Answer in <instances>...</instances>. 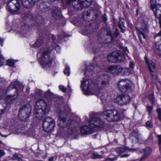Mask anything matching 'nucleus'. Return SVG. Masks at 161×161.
Masks as SVG:
<instances>
[{"mask_svg":"<svg viewBox=\"0 0 161 161\" xmlns=\"http://www.w3.org/2000/svg\"><path fill=\"white\" fill-rule=\"evenodd\" d=\"M31 107L29 104L24 105L21 108L18 114L19 118L21 120H26L30 117L31 113Z\"/></svg>","mask_w":161,"mask_h":161,"instance_id":"nucleus-6","label":"nucleus"},{"mask_svg":"<svg viewBox=\"0 0 161 161\" xmlns=\"http://www.w3.org/2000/svg\"><path fill=\"white\" fill-rule=\"evenodd\" d=\"M55 49L58 53H59L60 51V47L59 46L57 45L55 47Z\"/></svg>","mask_w":161,"mask_h":161,"instance_id":"nucleus-50","label":"nucleus"},{"mask_svg":"<svg viewBox=\"0 0 161 161\" xmlns=\"http://www.w3.org/2000/svg\"><path fill=\"white\" fill-rule=\"evenodd\" d=\"M121 29V31L122 33H124L125 31V29L122 28V27H119Z\"/></svg>","mask_w":161,"mask_h":161,"instance_id":"nucleus-56","label":"nucleus"},{"mask_svg":"<svg viewBox=\"0 0 161 161\" xmlns=\"http://www.w3.org/2000/svg\"><path fill=\"white\" fill-rule=\"evenodd\" d=\"M135 64L133 62L131 61L130 62L129 66L131 69H133L134 67Z\"/></svg>","mask_w":161,"mask_h":161,"instance_id":"nucleus-48","label":"nucleus"},{"mask_svg":"<svg viewBox=\"0 0 161 161\" xmlns=\"http://www.w3.org/2000/svg\"><path fill=\"white\" fill-rule=\"evenodd\" d=\"M52 13V16L54 19H58L61 17L60 8H54Z\"/></svg>","mask_w":161,"mask_h":161,"instance_id":"nucleus-19","label":"nucleus"},{"mask_svg":"<svg viewBox=\"0 0 161 161\" xmlns=\"http://www.w3.org/2000/svg\"><path fill=\"white\" fill-rule=\"evenodd\" d=\"M118 151H127L128 150H131V149H130L128 147L122 146L121 147H118Z\"/></svg>","mask_w":161,"mask_h":161,"instance_id":"nucleus-33","label":"nucleus"},{"mask_svg":"<svg viewBox=\"0 0 161 161\" xmlns=\"http://www.w3.org/2000/svg\"><path fill=\"white\" fill-rule=\"evenodd\" d=\"M48 111L46 103L43 99H39L36 103L34 109L35 116L39 119L44 116Z\"/></svg>","mask_w":161,"mask_h":161,"instance_id":"nucleus-2","label":"nucleus"},{"mask_svg":"<svg viewBox=\"0 0 161 161\" xmlns=\"http://www.w3.org/2000/svg\"><path fill=\"white\" fill-rule=\"evenodd\" d=\"M4 62V59L0 53V66H2Z\"/></svg>","mask_w":161,"mask_h":161,"instance_id":"nucleus-37","label":"nucleus"},{"mask_svg":"<svg viewBox=\"0 0 161 161\" xmlns=\"http://www.w3.org/2000/svg\"><path fill=\"white\" fill-rule=\"evenodd\" d=\"M129 137L132 142L136 143L138 141V133L136 131L132 132L130 135Z\"/></svg>","mask_w":161,"mask_h":161,"instance_id":"nucleus-20","label":"nucleus"},{"mask_svg":"<svg viewBox=\"0 0 161 161\" xmlns=\"http://www.w3.org/2000/svg\"><path fill=\"white\" fill-rule=\"evenodd\" d=\"M146 126L147 127H148L150 128H151L153 127V124L150 122L148 121L146 122Z\"/></svg>","mask_w":161,"mask_h":161,"instance_id":"nucleus-44","label":"nucleus"},{"mask_svg":"<svg viewBox=\"0 0 161 161\" xmlns=\"http://www.w3.org/2000/svg\"><path fill=\"white\" fill-rule=\"evenodd\" d=\"M107 35L109 36L111 39V41H112L113 40V38L111 32L109 31H107Z\"/></svg>","mask_w":161,"mask_h":161,"instance_id":"nucleus-45","label":"nucleus"},{"mask_svg":"<svg viewBox=\"0 0 161 161\" xmlns=\"http://www.w3.org/2000/svg\"><path fill=\"white\" fill-rule=\"evenodd\" d=\"M58 37L60 40H61L62 39L60 35H58Z\"/></svg>","mask_w":161,"mask_h":161,"instance_id":"nucleus-59","label":"nucleus"},{"mask_svg":"<svg viewBox=\"0 0 161 161\" xmlns=\"http://www.w3.org/2000/svg\"><path fill=\"white\" fill-rule=\"evenodd\" d=\"M69 36L67 35H64V37H68Z\"/></svg>","mask_w":161,"mask_h":161,"instance_id":"nucleus-62","label":"nucleus"},{"mask_svg":"<svg viewBox=\"0 0 161 161\" xmlns=\"http://www.w3.org/2000/svg\"><path fill=\"white\" fill-rule=\"evenodd\" d=\"M18 95L17 94H15L13 96L8 95L6 97V102L8 103H12L16 99Z\"/></svg>","mask_w":161,"mask_h":161,"instance_id":"nucleus-24","label":"nucleus"},{"mask_svg":"<svg viewBox=\"0 0 161 161\" xmlns=\"http://www.w3.org/2000/svg\"><path fill=\"white\" fill-rule=\"evenodd\" d=\"M118 86L119 90L122 92H131L134 88V85L132 82L127 79H121L118 82Z\"/></svg>","mask_w":161,"mask_h":161,"instance_id":"nucleus-5","label":"nucleus"},{"mask_svg":"<svg viewBox=\"0 0 161 161\" xmlns=\"http://www.w3.org/2000/svg\"><path fill=\"white\" fill-rule=\"evenodd\" d=\"M156 48L159 50H161V43L160 42H156L155 44Z\"/></svg>","mask_w":161,"mask_h":161,"instance_id":"nucleus-42","label":"nucleus"},{"mask_svg":"<svg viewBox=\"0 0 161 161\" xmlns=\"http://www.w3.org/2000/svg\"><path fill=\"white\" fill-rule=\"evenodd\" d=\"M114 101L120 105H126L130 103V97L128 95L124 94L117 96Z\"/></svg>","mask_w":161,"mask_h":161,"instance_id":"nucleus-11","label":"nucleus"},{"mask_svg":"<svg viewBox=\"0 0 161 161\" xmlns=\"http://www.w3.org/2000/svg\"><path fill=\"white\" fill-rule=\"evenodd\" d=\"M151 9L153 11L155 16L159 19L160 26L161 28V5L159 4L154 5Z\"/></svg>","mask_w":161,"mask_h":161,"instance_id":"nucleus-13","label":"nucleus"},{"mask_svg":"<svg viewBox=\"0 0 161 161\" xmlns=\"http://www.w3.org/2000/svg\"><path fill=\"white\" fill-rule=\"evenodd\" d=\"M86 2V0L85 1L82 2L77 5H76L75 8L78 10H81L84 7H86L87 6V5H85V3Z\"/></svg>","mask_w":161,"mask_h":161,"instance_id":"nucleus-28","label":"nucleus"},{"mask_svg":"<svg viewBox=\"0 0 161 161\" xmlns=\"http://www.w3.org/2000/svg\"><path fill=\"white\" fill-rule=\"evenodd\" d=\"M55 125L54 120L51 117L46 118L42 123V127L44 130L49 132L53 129Z\"/></svg>","mask_w":161,"mask_h":161,"instance_id":"nucleus-10","label":"nucleus"},{"mask_svg":"<svg viewBox=\"0 0 161 161\" xmlns=\"http://www.w3.org/2000/svg\"><path fill=\"white\" fill-rule=\"evenodd\" d=\"M59 119L58 121V124L60 127H66L67 125L66 120L65 118L62 117V115L65 114V113L61 111L59 112Z\"/></svg>","mask_w":161,"mask_h":161,"instance_id":"nucleus-15","label":"nucleus"},{"mask_svg":"<svg viewBox=\"0 0 161 161\" xmlns=\"http://www.w3.org/2000/svg\"><path fill=\"white\" fill-rule=\"evenodd\" d=\"M94 69L93 65H91V66H88L85 70V74L86 75H91L92 74V70Z\"/></svg>","mask_w":161,"mask_h":161,"instance_id":"nucleus-26","label":"nucleus"},{"mask_svg":"<svg viewBox=\"0 0 161 161\" xmlns=\"http://www.w3.org/2000/svg\"><path fill=\"white\" fill-rule=\"evenodd\" d=\"M156 112L158 114V119L161 121V108H158L157 109Z\"/></svg>","mask_w":161,"mask_h":161,"instance_id":"nucleus-35","label":"nucleus"},{"mask_svg":"<svg viewBox=\"0 0 161 161\" xmlns=\"http://www.w3.org/2000/svg\"><path fill=\"white\" fill-rule=\"evenodd\" d=\"M102 116L109 122L118 121L120 118V114L116 109H111L104 111L102 113Z\"/></svg>","mask_w":161,"mask_h":161,"instance_id":"nucleus-4","label":"nucleus"},{"mask_svg":"<svg viewBox=\"0 0 161 161\" xmlns=\"http://www.w3.org/2000/svg\"><path fill=\"white\" fill-rule=\"evenodd\" d=\"M148 99L150 103L152 104H153L154 103L155 100L153 94H151L149 96Z\"/></svg>","mask_w":161,"mask_h":161,"instance_id":"nucleus-32","label":"nucleus"},{"mask_svg":"<svg viewBox=\"0 0 161 161\" xmlns=\"http://www.w3.org/2000/svg\"><path fill=\"white\" fill-rule=\"evenodd\" d=\"M144 150V151H150L151 150V148L149 147H147Z\"/></svg>","mask_w":161,"mask_h":161,"instance_id":"nucleus-55","label":"nucleus"},{"mask_svg":"<svg viewBox=\"0 0 161 161\" xmlns=\"http://www.w3.org/2000/svg\"><path fill=\"white\" fill-rule=\"evenodd\" d=\"M7 65L9 66H13L14 65V61L13 60L9 59L7 61Z\"/></svg>","mask_w":161,"mask_h":161,"instance_id":"nucleus-36","label":"nucleus"},{"mask_svg":"<svg viewBox=\"0 0 161 161\" xmlns=\"http://www.w3.org/2000/svg\"><path fill=\"white\" fill-rule=\"evenodd\" d=\"M3 161H8L7 159V158H4L3 160Z\"/></svg>","mask_w":161,"mask_h":161,"instance_id":"nucleus-60","label":"nucleus"},{"mask_svg":"<svg viewBox=\"0 0 161 161\" xmlns=\"http://www.w3.org/2000/svg\"><path fill=\"white\" fill-rule=\"evenodd\" d=\"M17 84L19 85V86H20V91H22L24 88V86L21 85L19 84V83L17 81H16L15 82L12 83L8 88L9 89L10 88L14 89L16 88L17 87L16 85Z\"/></svg>","mask_w":161,"mask_h":161,"instance_id":"nucleus-27","label":"nucleus"},{"mask_svg":"<svg viewBox=\"0 0 161 161\" xmlns=\"http://www.w3.org/2000/svg\"><path fill=\"white\" fill-rule=\"evenodd\" d=\"M126 54L124 51H115L108 56V60L110 62L120 63L125 59Z\"/></svg>","mask_w":161,"mask_h":161,"instance_id":"nucleus-3","label":"nucleus"},{"mask_svg":"<svg viewBox=\"0 0 161 161\" xmlns=\"http://www.w3.org/2000/svg\"><path fill=\"white\" fill-rule=\"evenodd\" d=\"M82 2L79 0H66V3L68 4L72 3V5L75 8L77 5Z\"/></svg>","mask_w":161,"mask_h":161,"instance_id":"nucleus-25","label":"nucleus"},{"mask_svg":"<svg viewBox=\"0 0 161 161\" xmlns=\"http://www.w3.org/2000/svg\"><path fill=\"white\" fill-rule=\"evenodd\" d=\"M64 73L67 76H69L70 74L69 68L68 67H66L64 70Z\"/></svg>","mask_w":161,"mask_h":161,"instance_id":"nucleus-39","label":"nucleus"},{"mask_svg":"<svg viewBox=\"0 0 161 161\" xmlns=\"http://www.w3.org/2000/svg\"><path fill=\"white\" fill-rule=\"evenodd\" d=\"M81 87L84 93L86 95L100 93L102 88L107 86L109 82V78L108 75H100L97 79V82L93 84L92 80H82Z\"/></svg>","mask_w":161,"mask_h":161,"instance_id":"nucleus-1","label":"nucleus"},{"mask_svg":"<svg viewBox=\"0 0 161 161\" xmlns=\"http://www.w3.org/2000/svg\"><path fill=\"white\" fill-rule=\"evenodd\" d=\"M142 153L143 152H140ZM144 153L143 155L140 158V161H143L145 160L149 156L151 152H144Z\"/></svg>","mask_w":161,"mask_h":161,"instance_id":"nucleus-30","label":"nucleus"},{"mask_svg":"<svg viewBox=\"0 0 161 161\" xmlns=\"http://www.w3.org/2000/svg\"><path fill=\"white\" fill-rule=\"evenodd\" d=\"M20 8V5L18 0H11L7 3L6 10L12 14H16Z\"/></svg>","mask_w":161,"mask_h":161,"instance_id":"nucleus-9","label":"nucleus"},{"mask_svg":"<svg viewBox=\"0 0 161 161\" xmlns=\"http://www.w3.org/2000/svg\"><path fill=\"white\" fill-rule=\"evenodd\" d=\"M119 32L118 30L116 29L115 32L114 33V35L115 36V38H116L119 35Z\"/></svg>","mask_w":161,"mask_h":161,"instance_id":"nucleus-47","label":"nucleus"},{"mask_svg":"<svg viewBox=\"0 0 161 161\" xmlns=\"http://www.w3.org/2000/svg\"><path fill=\"white\" fill-rule=\"evenodd\" d=\"M81 134L84 135H88L92 133L93 130L92 127L89 128L86 125L82 126L80 129Z\"/></svg>","mask_w":161,"mask_h":161,"instance_id":"nucleus-18","label":"nucleus"},{"mask_svg":"<svg viewBox=\"0 0 161 161\" xmlns=\"http://www.w3.org/2000/svg\"><path fill=\"white\" fill-rule=\"evenodd\" d=\"M59 88L60 90L62 92L65 93L67 91V89L63 85H60L59 86Z\"/></svg>","mask_w":161,"mask_h":161,"instance_id":"nucleus-41","label":"nucleus"},{"mask_svg":"<svg viewBox=\"0 0 161 161\" xmlns=\"http://www.w3.org/2000/svg\"><path fill=\"white\" fill-rule=\"evenodd\" d=\"M122 71V68L119 65L111 66L108 69V72L114 75L119 74Z\"/></svg>","mask_w":161,"mask_h":161,"instance_id":"nucleus-14","label":"nucleus"},{"mask_svg":"<svg viewBox=\"0 0 161 161\" xmlns=\"http://www.w3.org/2000/svg\"><path fill=\"white\" fill-rule=\"evenodd\" d=\"M108 160L109 161H113V160L112 158H107L106 159L105 161H107Z\"/></svg>","mask_w":161,"mask_h":161,"instance_id":"nucleus-57","label":"nucleus"},{"mask_svg":"<svg viewBox=\"0 0 161 161\" xmlns=\"http://www.w3.org/2000/svg\"><path fill=\"white\" fill-rule=\"evenodd\" d=\"M93 114L90 115L91 119L89 122V126L92 128H101L103 127L104 122L99 117L94 116Z\"/></svg>","mask_w":161,"mask_h":161,"instance_id":"nucleus-8","label":"nucleus"},{"mask_svg":"<svg viewBox=\"0 0 161 161\" xmlns=\"http://www.w3.org/2000/svg\"><path fill=\"white\" fill-rule=\"evenodd\" d=\"M7 104L6 103H3L0 102V115L3 113L7 107Z\"/></svg>","mask_w":161,"mask_h":161,"instance_id":"nucleus-29","label":"nucleus"},{"mask_svg":"<svg viewBox=\"0 0 161 161\" xmlns=\"http://www.w3.org/2000/svg\"><path fill=\"white\" fill-rule=\"evenodd\" d=\"M158 141V144L160 146H161V135H158L157 136Z\"/></svg>","mask_w":161,"mask_h":161,"instance_id":"nucleus-49","label":"nucleus"},{"mask_svg":"<svg viewBox=\"0 0 161 161\" xmlns=\"http://www.w3.org/2000/svg\"><path fill=\"white\" fill-rule=\"evenodd\" d=\"M103 19L104 22H105L107 20V16L105 14L104 15L103 17Z\"/></svg>","mask_w":161,"mask_h":161,"instance_id":"nucleus-52","label":"nucleus"},{"mask_svg":"<svg viewBox=\"0 0 161 161\" xmlns=\"http://www.w3.org/2000/svg\"><path fill=\"white\" fill-rule=\"evenodd\" d=\"M96 31L95 28H93V26L92 25H90L87 28V29L84 30L83 32H84L83 34L85 35H88L89 34H90Z\"/></svg>","mask_w":161,"mask_h":161,"instance_id":"nucleus-21","label":"nucleus"},{"mask_svg":"<svg viewBox=\"0 0 161 161\" xmlns=\"http://www.w3.org/2000/svg\"><path fill=\"white\" fill-rule=\"evenodd\" d=\"M5 154V152H0V157H2Z\"/></svg>","mask_w":161,"mask_h":161,"instance_id":"nucleus-54","label":"nucleus"},{"mask_svg":"<svg viewBox=\"0 0 161 161\" xmlns=\"http://www.w3.org/2000/svg\"><path fill=\"white\" fill-rule=\"evenodd\" d=\"M124 72V74L126 75H128L130 73V70L127 68H122V71Z\"/></svg>","mask_w":161,"mask_h":161,"instance_id":"nucleus-34","label":"nucleus"},{"mask_svg":"<svg viewBox=\"0 0 161 161\" xmlns=\"http://www.w3.org/2000/svg\"><path fill=\"white\" fill-rule=\"evenodd\" d=\"M121 152V151H120V152H117V153H122V152Z\"/></svg>","mask_w":161,"mask_h":161,"instance_id":"nucleus-64","label":"nucleus"},{"mask_svg":"<svg viewBox=\"0 0 161 161\" xmlns=\"http://www.w3.org/2000/svg\"><path fill=\"white\" fill-rule=\"evenodd\" d=\"M6 158L8 161L10 160L12 161L17 160L18 161H22V158L20 157H19L18 154L16 153L13 154V157L8 156Z\"/></svg>","mask_w":161,"mask_h":161,"instance_id":"nucleus-23","label":"nucleus"},{"mask_svg":"<svg viewBox=\"0 0 161 161\" xmlns=\"http://www.w3.org/2000/svg\"><path fill=\"white\" fill-rule=\"evenodd\" d=\"M146 107L147 111L149 113V114H150L152 112L153 109V106L147 105Z\"/></svg>","mask_w":161,"mask_h":161,"instance_id":"nucleus-38","label":"nucleus"},{"mask_svg":"<svg viewBox=\"0 0 161 161\" xmlns=\"http://www.w3.org/2000/svg\"><path fill=\"white\" fill-rule=\"evenodd\" d=\"M39 95H41L42 94V91L40 90H39Z\"/></svg>","mask_w":161,"mask_h":161,"instance_id":"nucleus-63","label":"nucleus"},{"mask_svg":"<svg viewBox=\"0 0 161 161\" xmlns=\"http://www.w3.org/2000/svg\"><path fill=\"white\" fill-rule=\"evenodd\" d=\"M49 52L48 49H44L41 57L40 64L43 68L49 67L52 63V60L50 58Z\"/></svg>","mask_w":161,"mask_h":161,"instance_id":"nucleus-7","label":"nucleus"},{"mask_svg":"<svg viewBox=\"0 0 161 161\" xmlns=\"http://www.w3.org/2000/svg\"><path fill=\"white\" fill-rule=\"evenodd\" d=\"M3 40L1 38H0V45H1L2 46L3 45Z\"/></svg>","mask_w":161,"mask_h":161,"instance_id":"nucleus-58","label":"nucleus"},{"mask_svg":"<svg viewBox=\"0 0 161 161\" xmlns=\"http://www.w3.org/2000/svg\"><path fill=\"white\" fill-rule=\"evenodd\" d=\"M38 18H39L40 19V20H41L42 19V18L41 16H38Z\"/></svg>","mask_w":161,"mask_h":161,"instance_id":"nucleus-61","label":"nucleus"},{"mask_svg":"<svg viewBox=\"0 0 161 161\" xmlns=\"http://www.w3.org/2000/svg\"><path fill=\"white\" fill-rule=\"evenodd\" d=\"M144 59L146 66L152 76V78L154 79H156L157 76L154 72L156 69L155 64L151 60H148L146 56L145 57Z\"/></svg>","mask_w":161,"mask_h":161,"instance_id":"nucleus-12","label":"nucleus"},{"mask_svg":"<svg viewBox=\"0 0 161 161\" xmlns=\"http://www.w3.org/2000/svg\"><path fill=\"white\" fill-rule=\"evenodd\" d=\"M54 158L53 157L51 156L48 159V161H53Z\"/></svg>","mask_w":161,"mask_h":161,"instance_id":"nucleus-53","label":"nucleus"},{"mask_svg":"<svg viewBox=\"0 0 161 161\" xmlns=\"http://www.w3.org/2000/svg\"><path fill=\"white\" fill-rule=\"evenodd\" d=\"M130 156V154L128 153L124 154L121 155V157L122 158L127 157Z\"/></svg>","mask_w":161,"mask_h":161,"instance_id":"nucleus-51","label":"nucleus"},{"mask_svg":"<svg viewBox=\"0 0 161 161\" xmlns=\"http://www.w3.org/2000/svg\"><path fill=\"white\" fill-rule=\"evenodd\" d=\"M22 5L26 8L33 7L40 0H21Z\"/></svg>","mask_w":161,"mask_h":161,"instance_id":"nucleus-17","label":"nucleus"},{"mask_svg":"<svg viewBox=\"0 0 161 161\" xmlns=\"http://www.w3.org/2000/svg\"><path fill=\"white\" fill-rule=\"evenodd\" d=\"M42 43L43 41H42V39H39L33 45L34 47H38L40 46V45L42 44Z\"/></svg>","mask_w":161,"mask_h":161,"instance_id":"nucleus-31","label":"nucleus"},{"mask_svg":"<svg viewBox=\"0 0 161 161\" xmlns=\"http://www.w3.org/2000/svg\"><path fill=\"white\" fill-rule=\"evenodd\" d=\"M38 8L40 11L42 12H46L49 9V7L46 3H41Z\"/></svg>","mask_w":161,"mask_h":161,"instance_id":"nucleus-22","label":"nucleus"},{"mask_svg":"<svg viewBox=\"0 0 161 161\" xmlns=\"http://www.w3.org/2000/svg\"><path fill=\"white\" fill-rule=\"evenodd\" d=\"M91 157L92 158L95 159L97 158H100L101 157V156L99 155L93 153L92 154V156Z\"/></svg>","mask_w":161,"mask_h":161,"instance_id":"nucleus-40","label":"nucleus"},{"mask_svg":"<svg viewBox=\"0 0 161 161\" xmlns=\"http://www.w3.org/2000/svg\"><path fill=\"white\" fill-rule=\"evenodd\" d=\"M138 30L139 31V36L140 41H141L142 38L145 39L146 38L145 33L147 32V24L146 23H145V25L142 28H138Z\"/></svg>","mask_w":161,"mask_h":161,"instance_id":"nucleus-16","label":"nucleus"},{"mask_svg":"<svg viewBox=\"0 0 161 161\" xmlns=\"http://www.w3.org/2000/svg\"><path fill=\"white\" fill-rule=\"evenodd\" d=\"M123 19H119V23L118 25V26L119 27H122L123 26H124V24L123 22L122 21Z\"/></svg>","mask_w":161,"mask_h":161,"instance_id":"nucleus-43","label":"nucleus"},{"mask_svg":"<svg viewBox=\"0 0 161 161\" xmlns=\"http://www.w3.org/2000/svg\"><path fill=\"white\" fill-rule=\"evenodd\" d=\"M156 0H150V3L151 4V8L153 7L154 5H157L158 4H155V3H156Z\"/></svg>","mask_w":161,"mask_h":161,"instance_id":"nucleus-46","label":"nucleus"}]
</instances>
